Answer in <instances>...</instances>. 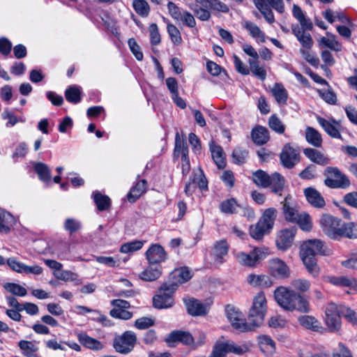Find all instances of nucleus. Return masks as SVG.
<instances>
[{
    "instance_id": "c03bdc74",
    "label": "nucleus",
    "mask_w": 357,
    "mask_h": 357,
    "mask_svg": "<svg viewBox=\"0 0 357 357\" xmlns=\"http://www.w3.org/2000/svg\"><path fill=\"white\" fill-rule=\"evenodd\" d=\"M257 8L264 15V18L268 23L274 21V16L272 10L270 9L264 0H252Z\"/></svg>"
},
{
    "instance_id": "49530a36",
    "label": "nucleus",
    "mask_w": 357,
    "mask_h": 357,
    "mask_svg": "<svg viewBox=\"0 0 357 357\" xmlns=\"http://www.w3.org/2000/svg\"><path fill=\"white\" fill-rule=\"evenodd\" d=\"M93 197L99 211L107 210L110 206V199L108 196L102 195L99 192H93Z\"/></svg>"
},
{
    "instance_id": "2eb2a0df",
    "label": "nucleus",
    "mask_w": 357,
    "mask_h": 357,
    "mask_svg": "<svg viewBox=\"0 0 357 357\" xmlns=\"http://www.w3.org/2000/svg\"><path fill=\"white\" fill-rule=\"evenodd\" d=\"M165 341L169 347H174L178 342L194 346V337L188 332L182 331H172L166 337Z\"/></svg>"
},
{
    "instance_id": "6ab92c4d",
    "label": "nucleus",
    "mask_w": 357,
    "mask_h": 357,
    "mask_svg": "<svg viewBox=\"0 0 357 357\" xmlns=\"http://www.w3.org/2000/svg\"><path fill=\"white\" fill-rule=\"evenodd\" d=\"M304 195L307 202L313 207L317 208H322L324 207L326 204L325 200L320 192H318L315 188H305L304 190Z\"/></svg>"
},
{
    "instance_id": "680f3d73",
    "label": "nucleus",
    "mask_w": 357,
    "mask_h": 357,
    "mask_svg": "<svg viewBox=\"0 0 357 357\" xmlns=\"http://www.w3.org/2000/svg\"><path fill=\"white\" fill-rule=\"evenodd\" d=\"M248 152L241 147L236 148L232 153L234 162L237 165H242L245 162Z\"/></svg>"
},
{
    "instance_id": "052dcab7",
    "label": "nucleus",
    "mask_w": 357,
    "mask_h": 357,
    "mask_svg": "<svg viewBox=\"0 0 357 357\" xmlns=\"http://www.w3.org/2000/svg\"><path fill=\"white\" fill-rule=\"evenodd\" d=\"M291 284L295 290L301 293L306 292L310 289L311 286V283L309 280L301 278L291 280Z\"/></svg>"
},
{
    "instance_id": "4c0bfd02",
    "label": "nucleus",
    "mask_w": 357,
    "mask_h": 357,
    "mask_svg": "<svg viewBox=\"0 0 357 357\" xmlns=\"http://www.w3.org/2000/svg\"><path fill=\"white\" fill-rule=\"evenodd\" d=\"M305 139L314 147H320L322 144L321 134L312 127H307L305 129Z\"/></svg>"
},
{
    "instance_id": "c756f323",
    "label": "nucleus",
    "mask_w": 357,
    "mask_h": 357,
    "mask_svg": "<svg viewBox=\"0 0 357 357\" xmlns=\"http://www.w3.org/2000/svg\"><path fill=\"white\" fill-rule=\"evenodd\" d=\"M259 345L261 350L266 355H272L275 351V342L271 337L266 335H259Z\"/></svg>"
},
{
    "instance_id": "e433bc0d",
    "label": "nucleus",
    "mask_w": 357,
    "mask_h": 357,
    "mask_svg": "<svg viewBox=\"0 0 357 357\" xmlns=\"http://www.w3.org/2000/svg\"><path fill=\"white\" fill-rule=\"evenodd\" d=\"M146 190V181L144 179L139 181L133 186L128 194V200L132 203L135 202Z\"/></svg>"
},
{
    "instance_id": "20e7f679",
    "label": "nucleus",
    "mask_w": 357,
    "mask_h": 357,
    "mask_svg": "<svg viewBox=\"0 0 357 357\" xmlns=\"http://www.w3.org/2000/svg\"><path fill=\"white\" fill-rule=\"evenodd\" d=\"M266 310L267 301L265 294L263 291H260L254 296L252 304L249 311L248 321L251 322L253 328L262 324Z\"/></svg>"
},
{
    "instance_id": "f8f14e48",
    "label": "nucleus",
    "mask_w": 357,
    "mask_h": 357,
    "mask_svg": "<svg viewBox=\"0 0 357 357\" xmlns=\"http://www.w3.org/2000/svg\"><path fill=\"white\" fill-rule=\"evenodd\" d=\"M269 273L277 279H286L290 276V269L286 263L279 258H273L268 261Z\"/></svg>"
},
{
    "instance_id": "3c124183",
    "label": "nucleus",
    "mask_w": 357,
    "mask_h": 357,
    "mask_svg": "<svg viewBox=\"0 0 357 357\" xmlns=\"http://www.w3.org/2000/svg\"><path fill=\"white\" fill-rule=\"evenodd\" d=\"M354 278H349L347 276H340V277H335L331 276L328 277L327 281L337 287H348L351 289L352 283H353Z\"/></svg>"
},
{
    "instance_id": "7c9ffc66",
    "label": "nucleus",
    "mask_w": 357,
    "mask_h": 357,
    "mask_svg": "<svg viewBox=\"0 0 357 357\" xmlns=\"http://www.w3.org/2000/svg\"><path fill=\"white\" fill-rule=\"evenodd\" d=\"M14 217L9 213L0 208V232L8 233L15 224Z\"/></svg>"
},
{
    "instance_id": "39448f33",
    "label": "nucleus",
    "mask_w": 357,
    "mask_h": 357,
    "mask_svg": "<svg viewBox=\"0 0 357 357\" xmlns=\"http://www.w3.org/2000/svg\"><path fill=\"white\" fill-rule=\"evenodd\" d=\"M177 287L178 284L175 283H165L161 285L158 294L153 298V306L158 309L172 307L174 304L173 294Z\"/></svg>"
},
{
    "instance_id": "473e14b6",
    "label": "nucleus",
    "mask_w": 357,
    "mask_h": 357,
    "mask_svg": "<svg viewBox=\"0 0 357 357\" xmlns=\"http://www.w3.org/2000/svg\"><path fill=\"white\" fill-rule=\"evenodd\" d=\"M292 14L293 16L301 24L300 27H303L306 30H311L312 29L313 26L310 20L305 16L298 6L296 4L293 6Z\"/></svg>"
},
{
    "instance_id": "0e129e2a",
    "label": "nucleus",
    "mask_w": 357,
    "mask_h": 357,
    "mask_svg": "<svg viewBox=\"0 0 357 357\" xmlns=\"http://www.w3.org/2000/svg\"><path fill=\"white\" fill-rule=\"evenodd\" d=\"M310 50V49H301L300 53L310 65L317 66L319 64V59L314 53L311 52Z\"/></svg>"
},
{
    "instance_id": "9b49d317",
    "label": "nucleus",
    "mask_w": 357,
    "mask_h": 357,
    "mask_svg": "<svg viewBox=\"0 0 357 357\" xmlns=\"http://www.w3.org/2000/svg\"><path fill=\"white\" fill-rule=\"evenodd\" d=\"M329 176L325 180V184L333 188H344L350 185L348 177L336 167H328Z\"/></svg>"
},
{
    "instance_id": "13d9d810",
    "label": "nucleus",
    "mask_w": 357,
    "mask_h": 357,
    "mask_svg": "<svg viewBox=\"0 0 357 357\" xmlns=\"http://www.w3.org/2000/svg\"><path fill=\"white\" fill-rule=\"evenodd\" d=\"M167 29L172 42L175 45H180L182 43V38L178 29L172 24H168Z\"/></svg>"
},
{
    "instance_id": "aec40b11",
    "label": "nucleus",
    "mask_w": 357,
    "mask_h": 357,
    "mask_svg": "<svg viewBox=\"0 0 357 357\" xmlns=\"http://www.w3.org/2000/svg\"><path fill=\"white\" fill-rule=\"evenodd\" d=\"M317 119L328 135L333 138H341L340 133V125L337 121L335 120L328 121L320 116H318Z\"/></svg>"
},
{
    "instance_id": "f3484780",
    "label": "nucleus",
    "mask_w": 357,
    "mask_h": 357,
    "mask_svg": "<svg viewBox=\"0 0 357 357\" xmlns=\"http://www.w3.org/2000/svg\"><path fill=\"white\" fill-rule=\"evenodd\" d=\"M229 247L225 240L216 241L212 249V256L216 264H222L225 261V257L227 255Z\"/></svg>"
},
{
    "instance_id": "0eeeda50",
    "label": "nucleus",
    "mask_w": 357,
    "mask_h": 357,
    "mask_svg": "<svg viewBox=\"0 0 357 357\" xmlns=\"http://www.w3.org/2000/svg\"><path fill=\"white\" fill-rule=\"evenodd\" d=\"M268 255V249L255 248L249 253L238 252L235 254L237 261L242 266L253 267Z\"/></svg>"
},
{
    "instance_id": "4be33fe9",
    "label": "nucleus",
    "mask_w": 357,
    "mask_h": 357,
    "mask_svg": "<svg viewBox=\"0 0 357 357\" xmlns=\"http://www.w3.org/2000/svg\"><path fill=\"white\" fill-rule=\"evenodd\" d=\"M196 186H198L202 190L206 189L208 187L207 181L201 170L197 174L194 175L192 179L190 182L186 183L185 187V194L187 195H191Z\"/></svg>"
},
{
    "instance_id": "393cba45",
    "label": "nucleus",
    "mask_w": 357,
    "mask_h": 357,
    "mask_svg": "<svg viewBox=\"0 0 357 357\" xmlns=\"http://www.w3.org/2000/svg\"><path fill=\"white\" fill-rule=\"evenodd\" d=\"M298 322L304 328L314 332L322 333L324 331L319 321L312 316H301L298 317Z\"/></svg>"
},
{
    "instance_id": "8fccbe9b",
    "label": "nucleus",
    "mask_w": 357,
    "mask_h": 357,
    "mask_svg": "<svg viewBox=\"0 0 357 357\" xmlns=\"http://www.w3.org/2000/svg\"><path fill=\"white\" fill-rule=\"evenodd\" d=\"M144 241L135 240L123 243L120 248L121 253L127 254L139 250L144 245Z\"/></svg>"
},
{
    "instance_id": "f257e3e1",
    "label": "nucleus",
    "mask_w": 357,
    "mask_h": 357,
    "mask_svg": "<svg viewBox=\"0 0 357 357\" xmlns=\"http://www.w3.org/2000/svg\"><path fill=\"white\" fill-rule=\"evenodd\" d=\"M274 298L278 305L286 311L296 310L304 313L310 311V305L307 299L300 293L289 287H277L274 291Z\"/></svg>"
},
{
    "instance_id": "9d476101",
    "label": "nucleus",
    "mask_w": 357,
    "mask_h": 357,
    "mask_svg": "<svg viewBox=\"0 0 357 357\" xmlns=\"http://www.w3.org/2000/svg\"><path fill=\"white\" fill-rule=\"evenodd\" d=\"M225 311L228 320L236 330L246 332L254 329L251 322H246L243 314L234 307L227 306Z\"/></svg>"
},
{
    "instance_id": "dca6fc26",
    "label": "nucleus",
    "mask_w": 357,
    "mask_h": 357,
    "mask_svg": "<svg viewBox=\"0 0 357 357\" xmlns=\"http://www.w3.org/2000/svg\"><path fill=\"white\" fill-rule=\"evenodd\" d=\"M296 234V229H284L281 230L276 237V245L279 250H286L293 243Z\"/></svg>"
},
{
    "instance_id": "f03ea898",
    "label": "nucleus",
    "mask_w": 357,
    "mask_h": 357,
    "mask_svg": "<svg viewBox=\"0 0 357 357\" xmlns=\"http://www.w3.org/2000/svg\"><path fill=\"white\" fill-rule=\"evenodd\" d=\"M326 255L324 243L317 239L309 240L303 243L301 248L300 255L307 271L314 277L319 272L317 264V255Z\"/></svg>"
},
{
    "instance_id": "a211bd4d",
    "label": "nucleus",
    "mask_w": 357,
    "mask_h": 357,
    "mask_svg": "<svg viewBox=\"0 0 357 357\" xmlns=\"http://www.w3.org/2000/svg\"><path fill=\"white\" fill-rule=\"evenodd\" d=\"M188 312L192 316H202L208 311V306L194 298H184Z\"/></svg>"
},
{
    "instance_id": "774afa93",
    "label": "nucleus",
    "mask_w": 357,
    "mask_h": 357,
    "mask_svg": "<svg viewBox=\"0 0 357 357\" xmlns=\"http://www.w3.org/2000/svg\"><path fill=\"white\" fill-rule=\"evenodd\" d=\"M153 325L154 320L146 317L139 318L135 322V326L139 330L146 329Z\"/></svg>"
},
{
    "instance_id": "a19ab883",
    "label": "nucleus",
    "mask_w": 357,
    "mask_h": 357,
    "mask_svg": "<svg viewBox=\"0 0 357 357\" xmlns=\"http://www.w3.org/2000/svg\"><path fill=\"white\" fill-rule=\"evenodd\" d=\"M81 87L77 85L69 86L65 91L66 100L73 104H77L81 101Z\"/></svg>"
},
{
    "instance_id": "4468645a",
    "label": "nucleus",
    "mask_w": 357,
    "mask_h": 357,
    "mask_svg": "<svg viewBox=\"0 0 357 357\" xmlns=\"http://www.w3.org/2000/svg\"><path fill=\"white\" fill-rule=\"evenodd\" d=\"M146 257L150 264H160L167 259V254L160 244H152L146 252Z\"/></svg>"
},
{
    "instance_id": "ddd939ff",
    "label": "nucleus",
    "mask_w": 357,
    "mask_h": 357,
    "mask_svg": "<svg viewBox=\"0 0 357 357\" xmlns=\"http://www.w3.org/2000/svg\"><path fill=\"white\" fill-rule=\"evenodd\" d=\"M280 158L284 167L291 169L300 161V153L289 144H287L284 146Z\"/></svg>"
},
{
    "instance_id": "1a4fd4ad",
    "label": "nucleus",
    "mask_w": 357,
    "mask_h": 357,
    "mask_svg": "<svg viewBox=\"0 0 357 357\" xmlns=\"http://www.w3.org/2000/svg\"><path fill=\"white\" fill-rule=\"evenodd\" d=\"M324 233L331 239H338L341 220L329 214H323L319 220Z\"/></svg>"
},
{
    "instance_id": "6e6552de",
    "label": "nucleus",
    "mask_w": 357,
    "mask_h": 357,
    "mask_svg": "<svg viewBox=\"0 0 357 357\" xmlns=\"http://www.w3.org/2000/svg\"><path fill=\"white\" fill-rule=\"evenodd\" d=\"M136 342L135 333L131 331H127L121 335L115 336L113 346L117 352L126 354L133 349Z\"/></svg>"
},
{
    "instance_id": "bf43d9fd",
    "label": "nucleus",
    "mask_w": 357,
    "mask_h": 357,
    "mask_svg": "<svg viewBox=\"0 0 357 357\" xmlns=\"http://www.w3.org/2000/svg\"><path fill=\"white\" fill-rule=\"evenodd\" d=\"M270 128L278 134H282L285 130V126L281 120L275 115H272L268 119Z\"/></svg>"
},
{
    "instance_id": "412c9836",
    "label": "nucleus",
    "mask_w": 357,
    "mask_h": 357,
    "mask_svg": "<svg viewBox=\"0 0 357 357\" xmlns=\"http://www.w3.org/2000/svg\"><path fill=\"white\" fill-rule=\"evenodd\" d=\"M305 29L298 24H292L291 26L292 33L302 45L303 49H311L313 45V40L310 34L305 32Z\"/></svg>"
},
{
    "instance_id": "de8ad7c7",
    "label": "nucleus",
    "mask_w": 357,
    "mask_h": 357,
    "mask_svg": "<svg viewBox=\"0 0 357 357\" xmlns=\"http://www.w3.org/2000/svg\"><path fill=\"white\" fill-rule=\"evenodd\" d=\"M238 207L239 205L234 198L224 200L220 204V210L221 212L226 214H232L236 213L237 208Z\"/></svg>"
},
{
    "instance_id": "58836bf2",
    "label": "nucleus",
    "mask_w": 357,
    "mask_h": 357,
    "mask_svg": "<svg viewBox=\"0 0 357 357\" xmlns=\"http://www.w3.org/2000/svg\"><path fill=\"white\" fill-rule=\"evenodd\" d=\"M211 155L213 161L218 166L219 169L225 168V158L224 155L223 150L221 146L215 144H212L210 146Z\"/></svg>"
},
{
    "instance_id": "338daca9",
    "label": "nucleus",
    "mask_w": 357,
    "mask_h": 357,
    "mask_svg": "<svg viewBox=\"0 0 357 357\" xmlns=\"http://www.w3.org/2000/svg\"><path fill=\"white\" fill-rule=\"evenodd\" d=\"M128 43L130 51L135 55V58L138 61H142L143 59L144 55L141 51L140 47L138 45L136 40L134 38H130L128 41Z\"/></svg>"
},
{
    "instance_id": "bb28decb",
    "label": "nucleus",
    "mask_w": 357,
    "mask_h": 357,
    "mask_svg": "<svg viewBox=\"0 0 357 357\" xmlns=\"http://www.w3.org/2000/svg\"><path fill=\"white\" fill-rule=\"evenodd\" d=\"M192 276V272L188 267L176 268L172 273V277L174 280L172 283L177 284L178 286L188 282Z\"/></svg>"
},
{
    "instance_id": "864d4df0",
    "label": "nucleus",
    "mask_w": 357,
    "mask_h": 357,
    "mask_svg": "<svg viewBox=\"0 0 357 357\" xmlns=\"http://www.w3.org/2000/svg\"><path fill=\"white\" fill-rule=\"evenodd\" d=\"M132 6L135 12L142 17L148 16L150 8L145 0H134Z\"/></svg>"
},
{
    "instance_id": "c85d7f7f",
    "label": "nucleus",
    "mask_w": 357,
    "mask_h": 357,
    "mask_svg": "<svg viewBox=\"0 0 357 357\" xmlns=\"http://www.w3.org/2000/svg\"><path fill=\"white\" fill-rule=\"evenodd\" d=\"M303 153L312 162L318 165H324L328 163V159L317 149L307 148L304 149Z\"/></svg>"
},
{
    "instance_id": "5701e85b",
    "label": "nucleus",
    "mask_w": 357,
    "mask_h": 357,
    "mask_svg": "<svg viewBox=\"0 0 357 357\" xmlns=\"http://www.w3.org/2000/svg\"><path fill=\"white\" fill-rule=\"evenodd\" d=\"M217 342L220 345L225 355L229 352L241 355L248 352L249 350V348L246 344L238 345L231 341L218 340Z\"/></svg>"
},
{
    "instance_id": "2f4dec72",
    "label": "nucleus",
    "mask_w": 357,
    "mask_h": 357,
    "mask_svg": "<svg viewBox=\"0 0 357 357\" xmlns=\"http://www.w3.org/2000/svg\"><path fill=\"white\" fill-rule=\"evenodd\" d=\"M18 347L23 356L26 357H40L38 354V347L33 342L20 340Z\"/></svg>"
},
{
    "instance_id": "b1692460",
    "label": "nucleus",
    "mask_w": 357,
    "mask_h": 357,
    "mask_svg": "<svg viewBox=\"0 0 357 357\" xmlns=\"http://www.w3.org/2000/svg\"><path fill=\"white\" fill-rule=\"evenodd\" d=\"M77 340L83 347L91 350L100 351L104 348L103 343L86 333L77 334Z\"/></svg>"
},
{
    "instance_id": "37998d69",
    "label": "nucleus",
    "mask_w": 357,
    "mask_h": 357,
    "mask_svg": "<svg viewBox=\"0 0 357 357\" xmlns=\"http://www.w3.org/2000/svg\"><path fill=\"white\" fill-rule=\"evenodd\" d=\"M284 178L279 173L275 172L271 175L270 186L273 192L280 193L284 189Z\"/></svg>"
},
{
    "instance_id": "4d7b16f0",
    "label": "nucleus",
    "mask_w": 357,
    "mask_h": 357,
    "mask_svg": "<svg viewBox=\"0 0 357 357\" xmlns=\"http://www.w3.org/2000/svg\"><path fill=\"white\" fill-rule=\"evenodd\" d=\"M4 289L10 294L17 296H24L26 295V289L22 286L13 282H8L3 285Z\"/></svg>"
},
{
    "instance_id": "09e8293b",
    "label": "nucleus",
    "mask_w": 357,
    "mask_h": 357,
    "mask_svg": "<svg viewBox=\"0 0 357 357\" xmlns=\"http://www.w3.org/2000/svg\"><path fill=\"white\" fill-rule=\"evenodd\" d=\"M271 175H268L262 170H257L253 174V181L255 183L263 188L270 186Z\"/></svg>"
},
{
    "instance_id": "f704fd0d",
    "label": "nucleus",
    "mask_w": 357,
    "mask_h": 357,
    "mask_svg": "<svg viewBox=\"0 0 357 357\" xmlns=\"http://www.w3.org/2000/svg\"><path fill=\"white\" fill-rule=\"evenodd\" d=\"M326 35L328 36V38L321 37L319 40V45L321 47H328L333 51H341V45L336 40L335 36L329 32H327Z\"/></svg>"
},
{
    "instance_id": "7ed1b4c3",
    "label": "nucleus",
    "mask_w": 357,
    "mask_h": 357,
    "mask_svg": "<svg viewBox=\"0 0 357 357\" xmlns=\"http://www.w3.org/2000/svg\"><path fill=\"white\" fill-rule=\"evenodd\" d=\"M276 216L277 211L274 208L266 209L257 224L250 226V236L255 240H261L272 229Z\"/></svg>"
},
{
    "instance_id": "a18cd8bd",
    "label": "nucleus",
    "mask_w": 357,
    "mask_h": 357,
    "mask_svg": "<svg viewBox=\"0 0 357 357\" xmlns=\"http://www.w3.org/2000/svg\"><path fill=\"white\" fill-rule=\"evenodd\" d=\"M273 96L279 104H285L287 100V91L281 84H275L271 89Z\"/></svg>"
},
{
    "instance_id": "5fc2aeb1",
    "label": "nucleus",
    "mask_w": 357,
    "mask_h": 357,
    "mask_svg": "<svg viewBox=\"0 0 357 357\" xmlns=\"http://www.w3.org/2000/svg\"><path fill=\"white\" fill-rule=\"evenodd\" d=\"M300 228L303 231H310L312 227V222L310 216L306 213H301L295 220Z\"/></svg>"
},
{
    "instance_id": "cd10ccee",
    "label": "nucleus",
    "mask_w": 357,
    "mask_h": 357,
    "mask_svg": "<svg viewBox=\"0 0 357 357\" xmlns=\"http://www.w3.org/2000/svg\"><path fill=\"white\" fill-rule=\"evenodd\" d=\"M251 135L253 142L258 145L264 144L269 140V132L263 126L255 128Z\"/></svg>"
},
{
    "instance_id": "79ce46f5",
    "label": "nucleus",
    "mask_w": 357,
    "mask_h": 357,
    "mask_svg": "<svg viewBox=\"0 0 357 357\" xmlns=\"http://www.w3.org/2000/svg\"><path fill=\"white\" fill-rule=\"evenodd\" d=\"M34 170L41 181L44 183H48L50 181V170L47 165L43 162H36L34 164Z\"/></svg>"
},
{
    "instance_id": "603ef678",
    "label": "nucleus",
    "mask_w": 357,
    "mask_h": 357,
    "mask_svg": "<svg viewBox=\"0 0 357 357\" xmlns=\"http://www.w3.org/2000/svg\"><path fill=\"white\" fill-rule=\"evenodd\" d=\"M179 154L181 156H188V148L186 142L181 138L179 133L177 132L175 137L174 155H178Z\"/></svg>"
},
{
    "instance_id": "e2e57ef3",
    "label": "nucleus",
    "mask_w": 357,
    "mask_h": 357,
    "mask_svg": "<svg viewBox=\"0 0 357 357\" xmlns=\"http://www.w3.org/2000/svg\"><path fill=\"white\" fill-rule=\"evenodd\" d=\"M283 213L286 220L293 222H294L295 220L298 219V217L300 215L296 209L291 207L287 204V202H285L283 205Z\"/></svg>"
},
{
    "instance_id": "ea45409f",
    "label": "nucleus",
    "mask_w": 357,
    "mask_h": 357,
    "mask_svg": "<svg viewBox=\"0 0 357 357\" xmlns=\"http://www.w3.org/2000/svg\"><path fill=\"white\" fill-rule=\"evenodd\" d=\"M161 267L149 266L139 274V278L147 282L154 281L161 275Z\"/></svg>"
},
{
    "instance_id": "72a5a7b5",
    "label": "nucleus",
    "mask_w": 357,
    "mask_h": 357,
    "mask_svg": "<svg viewBox=\"0 0 357 357\" xmlns=\"http://www.w3.org/2000/svg\"><path fill=\"white\" fill-rule=\"evenodd\" d=\"M338 239L340 240L343 237L348 238H357V225L354 222H348L340 225V229L338 232Z\"/></svg>"
},
{
    "instance_id": "c9c22d12",
    "label": "nucleus",
    "mask_w": 357,
    "mask_h": 357,
    "mask_svg": "<svg viewBox=\"0 0 357 357\" xmlns=\"http://www.w3.org/2000/svg\"><path fill=\"white\" fill-rule=\"evenodd\" d=\"M243 27L249 32L250 35L257 41L264 43L266 40L264 33L255 23L246 21L243 24Z\"/></svg>"
},
{
    "instance_id": "6e6d98bb",
    "label": "nucleus",
    "mask_w": 357,
    "mask_h": 357,
    "mask_svg": "<svg viewBox=\"0 0 357 357\" xmlns=\"http://www.w3.org/2000/svg\"><path fill=\"white\" fill-rule=\"evenodd\" d=\"M249 64L250 70L255 77H257L261 81L266 79V72L263 67L259 65V63L257 60H250Z\"/></svg>"
},
{
    "instance_id": "69168bd1",
    "label": "nucleus",
    "mask_w": 357,
    "mask_h": 357,
    "mask_svg": "<svg viewBox=\"0 0 357 357\" xmlns=\"http://www.w3.org/2000/svg\"><path fill=\"white\" fill-rule=\"evenodd\" d=\"M6 263L8 266L10 268V269H12L13 271L17 272L18 273H24L25 264L17 261L16 258H8L6 260Z\"/></svg>"
},
{
    "instance_id": "423d86ee",
    "label": "nucleus",
    "mask_w": 357,
    "mask_h": 357,
    "mask_svg": "<svg viewBox=\"0 0 357 357\" xmlns=\"http://www.w3.org/2000/svg\"><path fill=\"white\" fill-rule=\"evenodd\" d=\"M342 312V305H337L333 303L327 305L325 310L324 322L331 332H337L341 328Z\"/></svg>"
},
{
    "instance_id": "a878e982",
    "label": "nucleus",
    "mask_w": 357,
    "mask_h": 357,
    "mask_svg": "<svg viewBox=\"0 0 357 357\" xmlns=\"http://www.w3.org/2000/svg\"><path fill=\"white\" fill-rule=\"evenodd\" d=\"M247 281L249 284L254 287L267 288L273 285V282L268 275L250 274Z\"/></svg>"
}]
</instances>
